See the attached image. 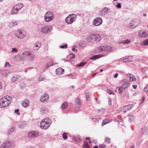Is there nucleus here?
<instances>
[{
  "mask_svg": "<svg viewBox=\"0 0 148 148\" xmlns=\"http://www.w3.org/2000/svg\"><path fill=\"white\" fill-rule=\"evenodd\" d=\"M110 10L109 8H103L100 12V14L101 16L105 15L109 13V11Z\"/></svg>",
  "mask_w": 148,
  "mask_h": 148,
  "instance_id": "2eb2a0df",
  "label": "nucleus"
},
{
  "mask_svg": "<svg viewBox=\"0 0 148 148\" xmlns=\"http://www.w3.org/2000/svg\"><path fill=\"white\" fill-rule=\"evenodd\" d=\"M72 51L75 52H77V50L74 47L72 49Z\"/></svg>",
  "mask_w": 148,
  "mask_h": 148,
  "instance_id": "052dcab7",
  "label": "nucleus"
},
{
  "mask_svg": "<svg viewBox=\"0 0 148 148\" xmlns=\"http://www.w3.org/2000/svg\"><path fill=\"white\" fill-rule=\"evenodd\" d=\"M123 61L124 62H132V60L131 59H130L129 58H126L123 59Z\"/></svg>",
  "mask_w": 148,
  "mask_h": 148,
  "instance_id": "f704fd0d",
  "label": "nucleus"
},
{
  "mask_svg": "<svg viewBox=\"0 0 148 148\" xmlns=\"http://www.w3.org/2000/svg\"><path fill=\"white\" fill-rule=\"evenodd\" d=\"M12 98L8 96H5L0 100V108H2L8 106L11 103Z\"/></svg>",
  "mask_w": 148,
  "mask_h": 148,
  "instance_id": "f03ea898",
  "label": "nucleus"
},
{
  "mask_svg": "<svg viewBox=\"0 0 148 148\" xmlns=\"http://www.w3.org/2000/svg\"><path fill=\"white\" fill-rule=\"evenodd\" d=\"M26 86V84L25 82H23L21 83V86L22 88L25 87Z\"/></svg>",
  "mask_w": 148,
  "mask_h": 148,
  "instance_id": "e433bc0d",
  "label": "nucleus"
},
{
  "mask_svg": "<svg viewBox=\"0 0 148 148\" xmlns=\"http://www.w3.org/2000/svg\"><path fill=\"white\" fill-rule=\"evenodd\" d=\"M118 75V73H115L114 76V78H116Z\"/></svg>",
  "mask_w": 148,
  "mask_h": 148,
  "instance_id": "680f3d73",
  "label": "nucleus"
},
{
  "mask_svg": "<svg viewBox=\"0 0 148 148\" xmlns=\"http://www.w3.org/2000/svg\"><path fill=\"white\" fill-rule=\"evenodd\" d=\"M145 97H143L142 98V102L141 103H143L144 102L145 100Z\"/></svg>",
  "mask_w": 148,
  "mask_h": 148,
  "instance_id": "bf43d9fd",
  "label": "nucleus"
},
{
  "mask_svg": "<svg viewBox=\"0 0 148 148\" xmlns=\"http://www.w3.org/2000/svg\"><path fill=\"white\" fill-rule=\"evenodd\" d=\"M14 130V129L13 128L9 130L8 131V135H9L10 134H11L13 132Z\"/></svg>",
  "mask_w": 148,
  "mask_h": 148,
  "instance_id": "72a5a7b5",
  "label": "nucleus"
},
{
  "mask_svg": "<svg viewBox=\"0 0 148 148\" xmlns=\"http://www.w3.org/2000/svg\"><path fill=\"white\" fill-rule=\"evenodd\" d=\"M99 147L100 148H105L106 146L105 145H99Z\"/></svg>",
  "mask_w": 148,
  "mask_h": 148,
  "instance_id": "864d4df0",
  "label": "nucleus"
},
{
  "mask_svg": "<svg viewBox=\"0 0 148 148\" xmlns=\"http://www.w3.org/2000/svg\"><path fill=\"white\" fill-rule=\"evenodd\" d=\"M39 133L38 132L33 131L29 132L28 133V136L30 138H33L37 137Z\"/></svg>",
  "mask_w": 148,
  "mask_h": 148,
  "instance_id": "f8f14e48",
  "label": "nucleus"
},
{
  "mask_svg": "<svg viewBox=\"0 0 148 148\" xmlns=\"http://www.w3.org/2000/svg\"><path fill=\"white\" fill-rule=\"evenodd\" d=\"M143 90L145 92H147L148 91V85H146L144 88Z\"/></svg>",
  "mask_w": 148,
  "mask_h": 148,
  "instance_id": "09e8293b",
  "label": "nucleus"
},
{
  "mask_svg": "<svg viewBox=\"0 0 148 148\" xmlns=\"http://www.w3.org/2000/svg\"><path fill=\"white\" fill-rule=\"evenodd\" d=\"M15 6V8H16L18 11L21 10L23 7V5L21 3H18L16 4Z\"/></svg>",
  "mask_w": 148,
  "mask_h": 148,
  "instance_id": "bb28decb",
  "label": "nucleus"
},
{
  "mask_svg": "<svg viewBox=\"0 0 148 148\" xmlns=\"http://www.w3.org/2000/svg\"><path fill=\"white\" fill-rule=\"evenodd\" d=\"M132 87L134 89H136L137 87V85H132Z\"/></svg>",
  "mask_w": 148,
  "mask_h": 148,
  "instance_id": "e2e57ef3",
  "label": "nucleus"
},
{
  "mask_svg": "<svg viewBox=\"0 0 148 148\" xmlns=\"http://www.w3.org/2000/svg\"><path fill=\"white\" fill-rule=\"evenodd\" d=\"M121 87H117L116 88V89H117L119 91V93L121 94L123 91V90L121 89Z\"/></svg>",
  "mask_w": 148,
  "mask_h": 148,
  "instance_id": "58836bf2",
  "label": "nucleus"
},
{
  "mask_svg": "<svg viewBox=\"0 0 148 148\" xmlns=\"http://www.w3.org/2000/svg\"><path fill=\"white\" fill-rule=\"evenodd\" d=\"M64 70L62 68H58L56 70V73L58 75H61L64 73Z\"/></svg>",
  "mask_w": 148,
  "mask_h": 148,
  "instance_id": "412c9836",
  "label": "nucleus"
},
{
  "mask_svg": "<svg viewBox=\"0 0 148 148\" xmlns=\"http://www.w3.org/2000/svg\"><path fill=\"white\" fill-rule=\"evenodd\" d=\"M99 55H96L93 56L90 58V60H95L99 58L100 57H99Z\"/></svg>",
  "mask_w": 148,
  "mask_h": 148,
  "instance_id": "473e14b6",
  "label": "nucleus"
},
{
  "mask_svg": "<svg viewBox=\"0 0 148 148\" xmlns=\"http://www.w3.org/2000/svg\"><path fill=\"white\" fill-rule=\"evenodd\" d=\"M110 138H106L105 139V142L107 143H110Z\"/></svg>",
  "mask_w": 148,
  "mask_h": 148,
  "instance_id": "a19ab883",
  "label": "nucleus"
},
{
  "mask_svg": "<svg viewBox=\"0 0 148 148\" xmlns=\"http://www.w3.org/2000/svg\"><path fill=\"white\" fill-rule=\"evenodd\" d=\"M19 110L18 109H17L14 110V112L16 113L17 115H19L20 113L19 112Z\"/></svg>",
  "mask_w": 148,
  "mask_h": 148,
  "instance_id": "603ef678",
  "label": "nucleus"
},
{
  "mask_svg": "<svg viewBox=\"0 0 148 148\" xmlns=\"http://www.w3.org/2000/svg\"><path fill=\"white\" fill-rule=\"evenodd\" d=\"M50 66V65H49V63L47 64H46V65L45 66V68L46 69H48V68H49Z\"/></svg>",
  "mask_w": 148,
  "mask_h": 148,
  "instance_id": "13d9d810",
  "label": "nucleus"
},
{
  "mask_svg": "<svg viewBox=\"0 0 148 148\" xmlns=\"http://www.w3.org/2000/svg\"><path fill=\"white\" fill-rule=\"evenodd\" d=\"M20 77V76L18 75H14L11 79L12 81L13 82H15L17 81Z\"/></svg>",
  "mask_w": 148,
  "mask_h": 148,
  "instance_id": "4be33fe9",
  "label": "nucleus"
},
{
  "mask_svg": "<svg viewBox=\"0 0 148 148\" xmlns=\"http://www.w3.org/2000/svg\"><path fill=\"white\" fill-rule=\"evenodd\" d=\"M8 66L9 67L11 65L8 62H7L5 63V67H7Z\"/></svg>",
  "mask_w": 148,
  "mask_h": 148,
  "instance_id": "5fc2aeb1",
  "label": "nucleus"
},
{
  "mask_svg": "<svg viewBox=\"0 0 148 148\" xmlns=\"http://www.w3.org/2000/svg\"><path fill=\"white\" fill-rule=\"evenodd\" d=\"M92 119L95 122H96L98 120L96 118H93Z\"/></svg>",
  "mask_w": 148,
  "mask_h": 148,
  "instance_id": "0e129e2a",
  "label": "nucleus"
},
{
  "mask_svg": "<svg viewBox=\"0 0 148 148\" xmlns=\"http://www.w3.org/2000/svg\"><path fill=\"white\" fill-rule=\"evenodd\" d=\"M77 15L75 14H70L66 18L65 21L67 23L71 24L75 21Z\"/></svg>",
  "mask_w": 148,
  "mask_h": 148,
  "instance_id": "39448f33",
  "label": "nucleus"
},
{
  "mask_svg": "<svg viewBox=\"0 0 148 148\" xmlns=\"http://www.w3.org/2000/svg\"><path fill=\"white\" fill-rule=\"evenodd\" d=\"M70 55L72 56L71 57H70V58L71 59H72L73 58H74L75 57V55L72 53H71Z\"/></svg>",
  "mask_w": 148,
  "mask_h": 148,
  "instance_id": "8fccbe9b",
  "label": "nucleus"
},
{
  "mask_svg": "<svg viewBox=\"0 0 148 148\" xmlns=\"http://www.w3.org/2000/svg\"><path fill=\"white\" fill-rule=\"evenodd\" d=\"M76 139V141L77 142H79L81 140V139L79 138H77V139Z\"/></svg>",
  "mask_w": 148,
  "mask_h": 148,
  "instance_id": "338daca9",
  "label": "nucleus"
},
{
  "mask_svg": "<svg viewBox=\"0 0 148 148\" xmlns=\"http://www.w3.org/2000/svg\"><path fill=\"white\" fill-rule=\"evenodd\" d=\"M26 122L25 121H21L19 122L18 123V125L20 128H22L26 125Z\"/></svg>",
  "mask_w": 148,
  "mask_h": 148,
  "instance_id": "a878e982",
  "label": "nucleus"
},
{
  "mask_svg": "<svg viewBox=\"0 0 148 148\" xmlns=\"http://www.w3.org/2000/svg\"><path fill=\"white\" fill-rule=\"evenodd\" d=\"M134 117L133 115H130L129 117V120L131 122H132L134 120Z\"/></svg>",
  "mask_w": 148,
  "mask_h": 148,
  "instance_id": "2f4dec72",
  "label": "nucleus"
},
{
  "mask_svg": "<svg viewBox=\"0 0 148 148\" xmlns=\"http://www.w3.org/2000/svg\"><path fill=\"white\" fill-rule=\"evenodd\" d=\"M1 73L2 75L3 76H4L5 77H7L10 73V72L8 70H5L1 71Z\"/></svg>",
  "mask_w": 148,
  "mask_h": 148,
  "instance_id": "aec40b11",
  "label": "nucleus"
},
{
  "mask_svg": "<svg viewBox=\"0 0 148 148\" xmlns=\"http://www.w3.org/2000/svg\"><path fill=\"white\" fill-rule=\"evenodd\" d=\"M116 7L118 8H120L121 7V4L120 3H117V5H116Z\"/></svg>",
  "mask_w": 148,
  "mask_h": 148,
  "instance_id": "4d7b16f0",
  "label": "nucleus"
},
{
  "mask_svg": "<svg viewBox=\"0 0 148 148\" xmlns=\"http://www.w3.org/2000/svg\"><path fill=\"white\" fill-rule=\"evenodd\" d=\"M112 47L110 46H101L98 47L97 50L98 51L100 52L103 51H110L112 50Z\"/></svg>",
  "mask_w": 148,
  "mask_h": 148,
  "instance_id": "1a4fd4ad",
  "label": "nucleus"
},
{
  "mask_svg": "<svg viewBox=\"0 0 148 148\" xmlns=\"http://www.w3.org/2000/svg\"><path fill=\"white\" fill-rule=\"evenodd\" d=\"M102 22V19L100 17H98L93 20V23L94 25L98 26L100 25Z\"/></svg>",
  "mask_w": 148,
  "mask_h": 148,
  "instance_id": "9d476101",
  "label": "nucleus"
},
{
  "mask_svg": "<svg viewBox=\"0 0 148 148\" xmlns=\"http://www.w3.org/2000/svg\"><path fill=\"white\" fill-rule=\"evenodd\" d=\"M132 107L133 105L132 104H130L122 108L121 111L125 113H126L127 111L130 110Z\"/></svg>",
  "mask_w": 148,
  "mask_h": 148,
  "instance_id": "ddd939ff",
  "label": "nucleus"
},
{
  "mask_svg": "<svg viewBox=\"0 0 148 148\" xmlns=\"http://www.w3.org/2000/svg\"><path fill=\"white\" fill-rule=\"evenodd\" d=\"M42 44L39 41L36 42L34 44V48L35 50H38L41 47Z\"/></svg>",
  "mask_w": 148,
  "mask_h": 148,
  "instance_id": "a211bd4d",
  "label": "nucleus"
},
{
  "mask_svg": "<svg viewBox=\"0 0 148 148\" xmlns=\"http://www.w3.org/2000/svg\"><path fill=\"white\" fill-rule=\"evenodd\" d=\"M85 64L86 63L84 62H81L77 65V66L78 67L82 66H84Z\"/></svg>",
  "mask_w": 148,
  "mask_h": 148,
  "instance_id": "49530a36",
  "label": "nucleus"
},
{
  "mask_svg": "<svg viewBox=\"0 0 148 148\" xmlns=\"http://www.w3.org/2000/svg\"><path fill=\"white\" fill-rule=\"evenodd\" d=\"M101 36L97 34H91L86 38V41L92 44H95L99 42L101 40Z\"/></svg>",
  "mask_w": 148,
  "mask_h": 148,
  "instance_id": "f257e3e1",
  "label": "nucleus"
},
{
  "mask_svg": "<svg viewBox=\"0 0 148 148\" xmlns=\"http://www.w3.org/2000/svg\"><path fill=\"white\" fill-rule=\"evenodd\" d=\"M140 24V21L138 19H135L130 22L129 26L130 28H134L136 27Z\"/></svg>",
  "mask_w": 148,
  "mask_h": 148,
  "instance_id": "423d86ee",
  "label": "nucleus"
},
{
  "mask_svg": "<svg viewBox=\"0 0 148 148\" xmlns=\"http://www.w3.org/2000/svg\"><path fill=\"white\" fill-rule=\"evenodd\" d=\"M68 106V104L66 102H64L63 103L62 105V109H64L66 108Z\"/></svg>",
  "mask_w": 148,
  "mask_h": 148,
  "instance_id": "c9c22d12",
  "label": "nucleus"
},
{
  "mask_svg": "<svg viewBox=\"0 0 148 148\" xmlns=\"http://www.w3.org/2000/svg\"><path fill=\"white\" fill-rule=\"evenodd\" d=\"M143 44L145 45H148V40H145L142 43Z\"/></svg>",
  "mask_w": 148,
  "mask_h": 148,
  "instance_id": "ea45409f",
  "label": "nucleus"
},
{
  "mask_svg": "<svg viewBox=\"0 0 148 148\" xmlns=\"http://www.w3.org/2000/svg\"><path fill=\"white\" fill-rule=\"evenodd\" d=\"M21 56L23 57L26 56L27 60L29 61H33L35 58V55L32 52L29 51H25L23 52Z\"/></svg>",
  "mask_w": 148,
  "mask_h": 148,
  "instance_id": "20e7f679",
  "label": "nucleus"
},
{
  "mask_svg": "<svg viewBox=\"0 0 148 148\" xmlns=\"http://www.w3.org/2000/svg\"><path fill=\"white\" fill-rule=\"evenodd\" d=\"M83 146L84 148H90L89 145L86 141L84 142L83 145Z\"/></svg>",
  "mask_w": 148,
  "mask_h": 148,
  "instance_id": "c756f323",
  "label": "nucleus"
},
{
  "mask_svg": "<svg viewBox=\"0 0 148 148\" xmlns=\"http://www.w3.org/2000/svg\"><path fill=\"white\" fill-rule=\"evenodd\" d=\"M129 84V82L127 81L126 82L123 84L121 86V88H122L123 89L125 88L127 86V85Z\"/></svg>",
  "mask_w": 148,
  "mask_h": 148,
  "instance_id": "7c9ffc66",
  "label": "nucleus"
},
{
  "mask_svg": "<svg viewBox=\"0 0 148 148\" xmlns=\"http://www.w3.org/2000/svg\"><path fill=\"white\" fill-rule=\"evenodd\" d=\"M3 143L5 145L6 148H10L12 145L11 142L9 141H5Z\"/></svg>",
  "mask_w": 148,
  "mask_h": 148,
  "instance_id": "5701e85b",
  "label": "nucleus"
},
{
  "mask_svg": "<svg viewBox=\"0 0 148 148\" xmlns=\"http://www.w3.org/2000/svg\"><path fill=\"white\" fill-rule=\"evenodd\" d=\"M86 99L87 101H88L89 99V96L88 95H86Z\"/></svg>",
  "mask_w": 148,
  "mask_h": 148,
  "instance_id": "774afa93",
  "label": "nucleus"
},
{
  "mask_svg": "<svg viewBox=\"0 0 148 148\" xmlns=\"http://www.w3.org/2000/svg\"><path fill=\"white\" fill-rule=\"evenodd\" d=\"M18 50L16 48H13L12 49V52L16 53V52H18Z\"/></svg>",
  "mask_w": 148,
  "mask_h": 148,
  "instance_id": "c03bdc74",
  "label": "nucleus"
},
{
  "mask_svg": "<svg viewBox=\"0 0 148 148\" xmlns=\"http://www.w3.org/2000/svg\"><path fill=\"white\" fill-rule=\"evenodd\" d=\"M107 91L110 95L114 94V91L113 90L108 89L107 90Z\"/></svg>",
  "mask_w": 148,
  "mask_h": 148,
  "instance_id": "79ce46f5",
  "label": "nucleus"
},
{
  "mask_svg": "<svg viewBox=\"0 0 148 148\" xmlns=\"http://www.w3.org/2000/svg\"><path fill=\"white\" fill-rule=\"evenodd\" d=\"M108 123V122L106 120H104L102 122V126H104L107 123Z\"/></svg>",
  "mask_w": 148,
  "mask_h": 148,
  "instance_id": "de8ad7c7",
  "label": "nucleus"
},
{
  "mask_svg": "<svg viewBox=\"0 0 148 148\" xmlns=\"http://www.w3.org/2000/svg\"><path fill=\"white\" fill-rule=\"evenodd\" d=\"M49 65L50 66H52L53 65V62H50L49 63Z\"/></svg>",
  "mask_w": 148,
  "mask_h": 148,
  "instance_id": "69168bd1",
  "label": "nucleus"
},
{
  "mask_svg": "<svg viewBox=\"0 0 148 148\" xmlns=\"http://www.w3.org/2000/svg\"><path fill=\"white\" fill-rule=\"evenodd\" d=\"M51 123V121L48 118H45L42 120L40 125L42 129L46 130L49 127Z\"/></svg>",
  "mask_w": 148,
  "mask_h": 148,
  "instance_id": "7ed1b4c3",
  "label": "nucleus"
},
{
  "mask_svg": "<svg viewBox=\"0 0 148 148\" xmlns=\"http://www.w3.org/2000/svg\"><path fill=\"white\" fill-rule=\"evenodd\" d=\"M38 80L39 81H42L44 79V77L42 76H40L38 78Z\"/></svg>",
  "mask_w": 148,
  "mask_h": 148,
  "instance_id": "a18cd8bd",
  "label": "nucleus"
},
{
  "mask_svg": "<svg viewBox=\"0 0 148 148\" xmlns=\"http://www.w3.org/2000/svg\"><path fill=\"white\" fill-rule=\"evenodd\" d=\"M108 103L110 106H111L112 105V101L111 100L110 98H108Z\"/></svg>",
  "mask_w": 148,
  "mask_h": 148,
  "instance_id": "6e6d98bb",
  "label": "nucleus"
},
{
  "mask_svg": "<svg viewBox=\"0 0 148 148\" xmlns=\"http://www.w3.org/2000/svg\"><path fill=\"white\" fill-rule=\"evenodd\" d=\"M75 105L77 107L80 108L81 107L82 104L81 103L80 99L78 97L75 101Z\"/></svg>",
  "mask_w": 148,
  "mask_h": 148,
  "instance_id": "6ab92c4d",
  "label": "nucleus"
},
{
  "mask_svg": "<svg viewBox=\"0 0 148 148\" xmlns=\"http://www.w3.org/2000/svg\"><path fill=\"white\" fill-rule=\"evenodd\" d=\"M136 78L133 77H130V80L131 81H135Z\"/></svg>",
  "mask_w": 148,
  "mask_h": 148,
  "instance_id": "3c124183",
  "label": "nucleus"
},
{
  "mask_svg": "<svg viewBox=\"0 0 148 148\" xmlns=\"http://www.w3.org/2000/svg\"><path fill=\"white\" fill-rule=\"evenodd\" d=\"M67 47V44H64V45H61L60 47V48H63L64 49L65 48H66Z\"/></svg>",
  "mask_w": 148,
  "mask_h": 148,
  "instance_id": "37998d69",
  "label": "nucleus"
},
{
  "mask_svg": "<svg viewBox=\"0 0 148 148\" xmlns=\"http://www.w3.org/2000/svg\"><path fill=\"white\" fill-rule=\"evenodd\" d=\"M29 101L28 99H25L23 102V106L24 107H27L29 105Z\"/></svg>",
  "mask_w": 148,
  "mask_h": 148,
  "instance_id": "393cba45",
  "label": "nucleus"
},
{
  "mask_svg": "<svg viewBox=\"0 0 148 148\" xmlns=\"http://www.w3.org/2000/svg\"><path fill=\"white\" fill-rule=\"evenodd\" d=\"M18 21H13L9 22V26L10 27H12L14 26H16L18 25Z\"/></svg>",
  "mask_w": 148,
  "mask_h": 148,
  "instance_id": "b1692460",
  "label": "nucleus"
},
{
  "mask_svg": "<svg viewBox=\"0 0 148 148\" xmlns=\"http://www.w3.org/2000/svg\"><path fill=\"white\" fill-rule=\"evenodd\" d=\"M53 15L52 13L48 11L47 12L45 15V18L46 21L49 22L52 21L53 18Z\"/></svg>",
  "mask_w": 148,
  "mask_h": 148,
  "instance_id": "6e6552de",
  "label": "nucleus"
},
{
  "mask_svg": "<svg viewBox=\"0 0 148 148\" xmlns=\"http://www.w3.org/2000/svg\"><path fill=\"white\" fill-rule=\"evenodd\" d=\"M14 6L11 10V14H17L18 12V10L16 8H15Z\"/></svg>",
  "mask_w": 148,
  "mask_h": 148,
  "instance_id": "cd10ccee",
  "label": "nucleus"
},
{
  "mask_svg": "<svg viewBox=\"0 0 148 148\" xmlns=\"http://www.w3.org/2000/svg\"><path fill=\"white\" fill-rule=\"evenodd\" d=\"M40 112L42 114H45L48 111V107L47 106H43L40 109Z\"/></svg>",
  "mask_w": 148,
  "mask_h": 148,
  "instance_id": "f3484780",
  "label": "nucleus"
},
{
  "mask_svg": "<svg viewBox=\"0 0 148 148\" xmlns=\"http://www.w3.org/2000/svg\"><path fill=\"white\" fill-rule=\"evenodd\" d=\"M63 138L64 139H66L67 138V134L66 133L64 132L62 134Z\"/></svg>",
  "mask_w": 148,
  "mask_h": 148,
  "instance_id": "4c0bfd02",
  "label": "nucleus"
},
{
  "mask_svg": "<svg viewBox=\"0 0 148 148\" xmlns=\"http://www.w3.org/2000/svg\"><path fill=\"white\" fill-rule=\"evenodd\" d=\"M130 42L131 41L130 40L127 39L126 40H123L121 42H119V43H123L124 44H129Z\"/></svg>",
  "mask_w": 148,
  "mask_h": 148,
  "instance_id": "c85d7f7f",
  "label": "nucleus"
},
{
  "mask_svg": "<svg viewBox=\"0 0 148 148\" xmlns=\"http://www.w3.org/2000/svg\"><path fill=\"white\" fill-rule=\"evenodd\" d=\"M49 98V95L47 94H45L41 96L40 100L42 102H45L48 100Z\"/></svg>",
  "mask_w": 148,
  "mask_h": 148,
  "instance_id": "4468645a",
  "label": "nucleus"
},
{
  "mask_svg": "<svg viewBox=\"0 0 148 148\" xmlns=\"http://www.w3.org/2000/svg\"><path fill=\"white\" fill-rule=\"evenodd\" d=\"M138 34L140 37L145 38L147 37L148 33L147 32H145L143 30H141L139 32Z\"/></svg>",
  "mask_w": 148,
  "mask_h": 148,
  "instance_id": "dca6fc26",
  "label": "nucleus"
},
{
  "mask_svg": "<svg viewBox=\"0 0 148 148\" xmlns=\"http://www.w3.org/2000/svg\"><path fill=\"white\" fill-rule=\"evenodd\" d=\"M16 36L18 38L22 39L24 38L25 36V33L20 30H18L16 33Z\"/></svg>",
  "mask_w": 148,
  "mask_h": 148,
  "instance_id": "9b49d317",
  "label": "nucleus"
},
{
  "mask_svg": "<svg viewBox=\"0 0 148 148\" xmlns=\"http://www.w3.org/2000/svg\"><path fill=\"white\" fill-rule=\"evenodd\" d=\"M52 29L51 26H45L39 29L40 32L41 33H47L50 32Z\"/></svg>",
  "mask_w": 148,
  "mask_h": 148,
  "instance_id": "0eeeda50",
  "label": "nucleus"
}]
</instances>
